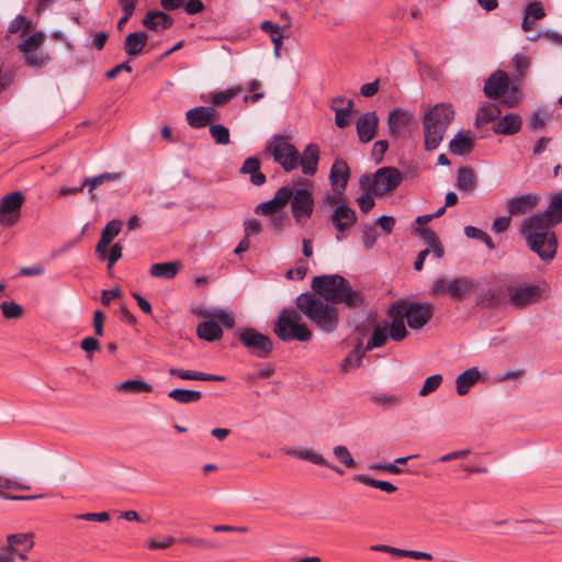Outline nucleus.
Masks as SVG:
<instances>
[{"label":"nucleus","mask_w":562,"mask_h":562,"mask_svg":"<svg viewBox=\"0 0 562 562\" xmlns=\"http://www.w3.org/2000/svg\"><path fill=\"white\" fill-rule=\"evenodd\" d=\"M313 292H304L295 300L296 308L321 331L334 333L339 325V312L335 304H344L350 310L364 304L361 291L352 289L350 282L340 274L316 276L312 279Z\"/></svg>","instance_id":"1"},{"label":"nucleus","mask_w":562,"mask_h":562,"mask_svg":"<svg viewBox=\"0 0 562 562\" xmlns=\"http://www.w3.org/2000/svg\"><path fill=\"white\" fill-rule=\"evenodd\" d=\"M288 203H290L294 223L300 227L305 226L314 213L315 200L312 190L301 187V183L279 188L271 200L256 205L255 213L269 215L283 209Z\"/></svg>","instance_id":"2"},{"label":"nucleus","mask_w":562,"mask_h":562,"mask_svg":"<svg viewBox=\"0 0 562 562\" xmlns=\"http://www.w3.org/2000/svg\"><path fill=\"white\" fill-rule=\"evenodd\" d=\"M553 228V225L530 215L519 229L529 249L544 263H550L557 256L558 237Z\"/></svg>","instance_id":"3"},{"label":"nucleus","mask_w":562,"mask_h":562,"mask_svg":"<svg viewBox=\"0 0 562 562\" xmlns=\"http://www.w3.org/2000/svg\"><path fill=\"white\" fill-rule=\"evenodd\" d=\"M454 117L451 104H436L423 119L425 149L434 150L442 142L443 135Z\"/></svg>","instance_id":"4"},{"label":"nucleus","mask_w":562,"mask_h":562,"mask_svg":"<svg viewBox=\"0 0 562 562\" xmlns=\"http://www.w3.org/2000/svg\"><path fill=\"white\" fill-rule=\"evenodd\" d=\"M273 333L283 342L297 340L307 342L312 339L313 333L297 311L293 307H283L273 322Z\"/></svg>","instance_id":"5"},{"label":"nucleus","mask_w":562,"mask_h":562,"mask_svg":"<svg viewBox=\"0 0 562 562\" xmlns=\"http://www.w3.org/2000/svg\"><path fill=\"white\" fill-rule=\"evenodd\" d=\"M263 153L273 158L285 172L297 168L299 150L283 134H274L266 144Z\"/></svg>","instance_id":"6"},{"label":"nucleus","mask_w":562,"mask_h":562,"mask_svg":"<svg viewBox=\"0 0 562 562\" xmlns=\"http://www.w3.org/2000/svg\"><path fill=\"white\" fill-rule=\"evenodd\" d=\"M403 176L396 167L379 168L372 178L363 175L360 186L363 189L372 190L376 196H382L395 190L402 182Z\"/></svg>","instance_id":"7"},{"label":"nucleus","mask_w":562,"mask_h":562,"mask_svg":"<svg viewBox=\"0 0 562 562\" xmlns=\"http://www.w3.org/2000/svg\"><path fill=\"white\" fill-rule=\"evenodd\" d=\"M234 335L257 358L266 359L273 350L271 338L252 327H239L235 330Z\"/></svg>","instance_id":"8"},{"label":"nucleus","mask_w":562,"mask_h":562,"mask_svg":"<svg viewBox=\"0 0 562 562\" xmlns=\"http://www.w3.org/2000/svg\"><path fill=\"white\" fill-rule=\"evenodd\" d=\"M392 304L401 305L398 311L413 330L422 329L432 317L434 306L429 303L409 302L401 299Z\"/></svg>","instance_id":"9"},{"label":"nucleus","mask_w":562,"mask_h":562,"mask_svg":"<svg viewBox=\"0 0 562 562\" xmlns=\"http://www.w3.org/2000/svg\"><path fill=\"white\" fill-rule=\"evenodd\" d=\"M474 289V282L471 278H453L447 281L445 278H437L431 288L432 296L448 294L454 301L461 302Z\"/></svg>","instance_id":"10"},{"label":"nucleus","mask_w":562,"mask_h":562,"mask_svg":"<svg viewBox=\"0 0 562 562\" xmlns=\"http://www.w3.org/2000/svg\"><path fill=\"white\" fill-rule=\"evenodd\" d=\"M23 202L24 195L19 191L5 194L0 200V224L3 226L15 224L20 217Z\"/></svg>","instance_id":"11"},{"label":"nucleus","mask_w":562,"mask_h":562,"mask_svg":"<svg viewBox=\"0 0 562 562\" xmlns=\"http://www.w3.org/2000/svg\"><path fill=\"white\" fill-rule=\"evenodd\" d=\"M508 303L516 308L535 304L541 299V289L537 284L508 286Z\"/></svg>","instance_id":"12"},{"label":"nucleus","mask_w":562,"mask_h":562,"mask_svg":"<svg viewBox=\"0 0 562 562\" xmlns=\"http://www.w3.org/2000/svg\"><path fill=\"white\" fill-rule=\"evenodd\" d=\"M34 535L32 532L26 533H14L7 537L8 548H1L2 550H10L12 557L18 554L21 560H26V553L34 547L33 541Z\"/></svg>","instance_id":"13"},{"label":"nucleus","mask_w":562,"mask_h":562,"mask_svg":"<svg viewBox=\"0 0 562 562\" xmlns=\"http://www.w3.org/2000/svg\"><path fill=\"white\" fill-rule=\"evenodd\" d=\"M330 221L337 232L344 233L357 223V214L346 203H341L334 209Z\"/></svg>","instance_id":"14"},{"label":"nucleus","mask_w":562,"mask_h":562,"mask_svg":"<svg viewBox=\"0 0 562 562\" xmlns=\"http://www.w3.org/2000/svg\"><path fill=\"white\" fill-rule=\"evenodd\" d=\"M539 202V196L535 193H525L510 198L506 207L510 216L524 215L532 211Z\"/></svg>","instance_id":"15"},{"label":"nucleus","mask_w":562,"mask_h":562,"mask_svg":"<svg viewBox=\"0 0 562 562\" xmlns=\"http://www.w3.org/2000/svg\"><path fill=\"white\" fill-rule=\"evenodd\" d=\"M509 78L503 70L494 71L484 83V94L490 99H499L508 90Z\"/></svg>","instance_id":"16"},{"label":"nucleus","mask_w":562,"mask_h":562,"mask_svg":"<svg viewBox=\"0 0 562 562\" xmlns=\"http://www.w3.org/2000/svg\"><path fill=\"white\" fill-rule=\"evenodd\" d=\"M414 115L411 111L394 108L387 115V132L391 136H398L405 128L408 127Z\"/></svg>","instance_id":"17"},{"label":"nucleus","mask_w":562,"mask_h":562,"mask_svg":"<svg viewBox=\"0 0 562 562\" xmlns=\"http://www.w3.org/2000/svg\"><path fill=\"white\" fill-rule=\"evenodd\" d=\"M379 117L374 111L366 112L356 122V130L361 143H369L376 133Z\"/></svg>","instance_id":"18"},{"label":"nucleus","mask_w":562,"mask_h":562,"mask_svg":"<svg viewBox=\"0 0 562 562\" xmlns=\"http://www.w3.org/2000/svg\"><path fill=\"white\" fill-rule=\"evenodd\" d=\"M350 178V168L342 159H336L330 168L329 180L334 192L345 193Z\"/></svg>","instance_id":"19"},{"label":"nucleus","mask_w":562,"mask_h":562,"mask_svg":"<svg viewBox=\"0 0 562 562\" xmlns=\"http://www.w3.org/2000/svg\"><path fill=\"white\" fill-rule=\"evenodd\" d=\"M401 305L391 304L387 316L392 319L390 324H387V331L390 335V339L394 341H402L408 335V331L405 326V318L401 315L398 308Z\"/></svg>","instance_id":"20"},{"label":"nucleus","mask_w":562,"mask_h":562,"mask_svg":"<svg viewBox=\"0 0 562 562\" xmlns=\"http://www.w3.org/2000/svg\"><path fill=\"white\" fill-rule=\"evenodd\" d=\"M319 161V147L317 144H308L302 155L299 154L297 167L301 166L302 172L306 176H314L317 171Z\"/></svg>","instance_id":"21"},{"label":"nucleus","mask_w":562,"mask_h":562,"mask_svg":"<svg viewBox=\"0 0 562 562\" xmlns=\"http://www.w3.org/2000/svg\"><path fill=\"white\" fill-rule=\"evenodd\" d=\"M261 161L259 158L251 156L245 159L243 166L239 169L241 175H249V181L256 187L263 186L267 181L265 173L260 171Z\"/></svg>","instance_id":"22"},{"label":"nucleus","mask_w":562,"mask_h":562,"mask_svg":"<svg viewBox=\"0 0 562 562\" xmlns=\"http://www.w3.org/2000/svg\"><path fill=\"white\" fill-rule=\"evenodd\" d=\"M533 215L553 226L562 222V193H558L552 196L544 212L536 213Z\"/></svg>","instance_id":"23"},{"label":"nucleus","mask_w":562,"mask_h":562,"mask_svg":"<svg viewBox=\"0 0 562 562\" xmlns=\"http://www.w3.org/2000/svg\"><path fill=\"white\" fill-rule=\"evenodd\" d=\"M122 178L121 172H103L94 177H88L83 179V186H87L89 198L92 202H98L99 198L94 190L99 186L105 182H115Z\"/></svg>","instance_id":"24"},{"label":"nucleus","mask_w":562,"mask_h":562,"mask_svg":"<svg viewBox=\"0 0 562 562\" xmlns=\"http://www.w3.org/2000/svg\"><path fill=\"white\" fill-rule=\"evenodd\" d=\"M142 22L145 27L151 31H165L173 24L172 18L161 11H148Z\"/></svg>","instance_id":"25"},{"label":"nucleus","mask_w":562,"mask_h":562,"mask_svg":"<svg viewBox=\"0 0 562 562\" xmlns=\"http://www.w3.org/2000/svg\"><path fill=\"white\" fill-rule=\"evenodd\" d=\"M288 454L308 461L316 465L327 467L338 474L344 473V471L339 467L330 464L322 454L316 453L312 449H293L289 450Z\"/></svg>","instance_id":"26"},{"label":"nucleus","mask_w":562,"mask_h":562,"mask_svg":"<svg viewBox=\"0 0 562 562\" xmlns=\"http://www.w3.org/2000/svg\"><path fill=\"white\" fill-rule=\"evenodd\" d=\"M195 314L209 322H216L220 326L222 325L227 329H232L235 326L234 317L221 308H203L196 311Z\"/></svg>","instance_id":"27"},{"label":"nucleus","mask_w":562,"mask_h":562,"mask_svg":"<svg viewBox=\"0 0 562 562\" xmlns=\"http://www.w3.org/2000/svg\"><path fill=\"white\" fill-rule=\"evenodd\" d=\"M195 314L209 322H216L220 326L222 325L227 329H232L235 326L234 317L221 308H203L196 311Z\"/></svg>","instance_id":"28"},{"label":"nucleus","mask_w":562,"mask_h":562,"mask_svg":"<svg viewBox=\"0 0 562 562\" xmlns=\"http://www.w3.org/2000/svg\"><path fill=\"white\" fill-rule=\"evenodd\" d=\"M168 373L172 376H177V378L183 379V380H195V381H207V382L225 381V376H223V375L204 373V372L194 371V370H183V369H178L175 367L169 368Z\"/></svg>","instance_id":"29"},{"label":"nucleus","mask_w":562,"mask_h":562,"mask_svg":"<svg viewBox=\"0 0 562 562\" xmlns=\"http://www.w3.org/2000/svg\"><path fill=\"white\" fill-rule=\"evenodd\" d=\"M521 128V119L516 113L504 115L494 126L493 131L501 135H515Z\"/></svg>","instance_id":"30"},{"label":"nucleus","mask_w":562,"mask_h":562,"mask_svg":"<svg viewBox=\"0 0 562 562\" xmlns=\"http://www.w3.org/2000/svg\"><path fill=\"white\" fill-rule=\"evenodd\" d=\"M477 180L474 170L471 167H461L458 170L456 179V189L461 192L471 193L475 190Z\"/></svg>","instance_id":"31"},{"label":"nucleus","mask_w":562,"mask_h":562,"mask_svg":"<svg viewBox=\"0 0 562 562\" xmlns=\"http://www.w3.org/2000/svg\"><path fill=\"white\" fill-rule=\"evenodd\" d=\"M481 373L476 367H472L461 374L456 380V391L459 395H465L470 389L480 380Z\"/></svg>","instance_id":"32"},{"label":"nucleus","mask_w":562,"mask_h":562,"mask_svg":"<svg viewBox=\"0 0 562 562\" xmlns=\"http://www.w3.org/2000/svg\"><path fill=\"white\" fill-rule=\"evenodd\" d=\"M181 266L180 261L153 263L149 268V273L154 278L171 280L178 274Z\"/></svg>","instance_id":"33"},{"label":"nucleus","mask_w":562,"mask_h":562,"mask_svg":"<svg viewBox=\"0 0 562 562\" xmlns=\"http://www.w3.org/2000/svg\"><path fill=\"white\" fill-rule=\"evenodd\" d=\"M148 40L146 32H134L126 36L124 41V50L130 56H136L142 53Z\"/></svg>","instance_id":"34"},{"label":"nucleus","mask_w":562,"mask_h":562,"mask_svg":"<svg viewBox=\"0 0 562 562\" xmlns=\"http://www.w3.org/2000/svg\"><path fill=\"white\" fill-rule=\"evenodd\" d=\"M474 147L473 139L465 134L458 133L449 143V150L457 156H464L472 151Z\"/></svg>","instance_id":"35"},{"label":"nucleus","mask_w":562,"mask_h":562,"mask_svg":"<svg viewBox=\"0 0 562 562\" xmlns=\"http://www.w3.org/2000/svg\"><path fill=\"white\" fill-rule=\"evenodd\" d=\"M196 336L202 340L213 342L223 336V330L216 322L204 321L198 325Z\"/></svg>","instance_id":"36"},{"label":"nucleus","mask_w":562,"mask_h":562,"mask_svg":"<svg viewBox=\"0 0 562 562\" xmlns=\"http://www.w3.org/2000/svg\"><path fill=\"white\" fill-rule=\"evenodd\" d=\"M352 480L355 482L364 484L367 486L379 488L389 494H392L397 491V487L395 485H393L391 482L376 480V479L369 476L368 474H355L352 476Z\"/></svg>","instance_id":"37"},{"label":"nucleus","mask_w":562,"mask_h":562,"mask_svg":"<svg viewBox=\"0 0 562 562\" xmlns=\"http://www.w3.org/2000/svg\"><path fill=\"white\" fill-rule=\"evenodd\" d=\"M505 303V293L502 289H488L479 300V305L486 308H496Z\"/></svg>","instance_id":"38"},{"label":"nucleus","mask_w":562,"mask_h":562,"mask_svg":"<svg viewBox=\"0 0 562 562\" xmlns=\"http://www.w3.org/2000/svg\"><path fill=\"white\" fill-rule=\"evenodd\" d=\"M240 92V87H232L223 91L210 93L209 99H205L204 101L210 102L215 106L225 105L239 95Z\"/></svg>","instance_id":"39"},{"label":"nucleus","mask_w":562,"mask_h":562,"mask_svg":"<svg viewBox=\"0 0 562 562\" xmlns=\"http://www.w3.org/2000/svg\"><path fill=\"white\" fill-rule=\"evenodd\" d=\"M390 338L389 331H387V323H385L383 326L378 325L370 337V339L367 342V346L363 348L367 351H370L374 348L383 347L387 339Z\"/></svg>","instance_id":"40"},{"label":"nucleus","mask_w":562,"mask_h":562,"mask_svg":"<svg viewBox=\"0 0 562 562\" xmlns=\"http://www.w3.org/2000/svg\"><path fill=\"white\" fill-rule=\"evenodd\" d=\"M168 396L180 404L196 403L202 398V393L194 390L173 389Z\"/></svg>","instance_id":"41"},{"label":"nucleus","mask_w":562,"mask_h":562,"mask_svg":"<svg viewBox=\"0 0 562 562\" xmlns=\"http://www.w3.org/2000/svg\"><path fill=\"white\" fill-rule=\"evenodd\" d=\"M346 103L345 108L330 105V109L335 111V124L339 128L347 127L351 122L353 101L349 99Z\"/></svg>","instance_id":"42"},{"label":"nucleus","mask_w":562,"mask_h":562,"mask_svg":"<svg viewBox=\"0 0 562 562\" xmlns=\"http://www.w3.org/2000/svg\"><path fill=\"white\" fill-rule=\"evenodd\" d=\"M117 391L130 393H150L153 391L151 384L136 379L123 381L116 386Z\"/></svg>","instance_id":"43"},{"label":"nucleus","mask_w":562,"mask_h":562,"mask_svg":"<svg viewBox=\"0 0 562 562\" xmlns=\"http://www.w3.org/2000/svg\"><path fill=\"white\" fill-rule=\"evenodd\" d=\"M366 356V350L363 349L361 342H359L353 350L342 360L341 370L348 371L350 369L359 368L362 362V358Z\"/></svg>","instance_id":"44"},{"label":"nucleus","mask_w":562,"mask_h":562,"mask_svg":"<svg viewBox=\"0 0 562 562\" xmlns=\"http://www.w3.org/2000/svg\"><path fill=\"white\" fill-rule=\"evenodd\" d=\"M186 119H187V123L192 128H202V127L207 126V119H206L204 112L202 111V105L190 109L186 113Z\"/></svg>","instance_id":"45"},{"label":"nucleus","mask_w":562,"mask_h":562,"mask_svg":"<svg viewBox=\"0 0 562 562\" xmlns=\"http://www.w3.org/2000/svg\"><path fill=\"white\" fill-rule=\"evenodd\" d=\"M370 401L376 405L382 406L383 408H390L398 405L402 398L398 395L390 393H372L370 395Z\"/></svg>","instance_id":"46"},{"label":"nucleus","mask_w":562,"mask_h":562,"mask_svg":"<svg viewBox=\"0 0 562 562\" xmlns=\"http://www.w3.org/2000/svg\"><path fill=\"white\" fill-rule=\"evenodd\" d=\"M44 41V34L36 32L18 45L20 52L27 54L36 52Z\"/></svg>","instance_id":"47"},{"label":"nucleus","mask_w":562,"mask_h":562,"mask_svg":"<svg viewBox=\"0 0 562 562\" xmlns=\"http://www.w3.org/2000/svg\"><path fill=\"white\" fill-rule=\"evenodd\" d=\"M210 135L217 145H228L231 143L229 130L222 124H211Z\"/></svg>","instance_id":"48"},{"label":"nucleus","mask_w":562,"mask_h":562,"mask_svg":"<svg viewBox=\"0 0 562 562\" xmlns=\"http://www.w3.org/2000/svg\"><path fill=\"white\" fill-rule=\"evenodd\" d=\"M499 115H501V110L496 105H494V104L484 105L479 110L476 123L477 124L479 123L486 124V123L495 121L496 119H498Z\"/></svg>","instance_id":"49"},{"label":"nucleus","mask_w":562,"mask_h":562,"mask_svg":"<svg viewBox=\"0 0 562 562\" xmlns=\"http://www.w3.org/2000/svg\"><path fill=\"white\" fill-rule=\"evenodd\" d=\"M122 228L120 220L110 221L101 232L102 244H111V241L119 235Z\"/></svg>","instance_id":"50"},{"label":"nucleus","mask_w":562,"mask_h":562,"mask_svg":"<svg viewBox=\"0 0 562 562\" xmlns=\"http://www.w3.org/2000/svg\"><path fill=\"white\" fill-rule=\"evenodd\" d=\"M50 61V57L44 52L25 54V64L30 67L42 68Z\"/></svg>","instance_id":"51"},{"label":"nucleus","mask_w":562,"mask_h":562,"mask_svg":"<svg viewBox=\"0 0 562 562\" xmlns=\"http://www.w3.org/2000/svg\"><path fill=\"white\" fill-rule=\"evenodd\" d=\"M2 315L9 319L20 318L23 315V308L21 305L13 301H4L0 304Z\"/></svg>","instance_id":"52"},{"label":"nucleus","mask_w":562,"mask_h":562,"mask_svg":"<svg viewBox=\"0 0 562 562\" xmlns=\"http://www.w3.org/2000/svg\"><path fill=\"white\" fill-rule=\"evenodd\" d=\"M333 452L335 457L347 468L355 469L357 467V462L346 446H336L334 447Z\"/></svg>","instance_id":"53"},{"label":"nucleus","mask_w":562,"mask_h":562,"mask_svg":"<svg viewBox=\"0 0 562 562\" xmlns=\"http://www.w3.org/2000/svg\"><path fill=\"white\" fill-rule=\"evenodd\" d=\"M503 98L502 102L507 108H514L518 104L521 98V92L518 86L513 85L512 87L508 86V90L501 97Z\"/></svg>","instance_id":"54"},{"label":"nucleus","mask_w":562,"mask_h":562,"mask_svg":"<svg viewBox=\"0 0 562 562\" xmlns=\"http://www.w3.org/2000/svg\"><path fill=\"white\" fill-rule=\"evenodd\" d=\"M308 270L307 261L300 258L296 261L295 268L286 271L285 277L290 280H303Z\"/></svg>","instance_id":"55"},{"label":"nucleus","mask_w":562,"mask_h":562,"mask_svg":"<svg viewBox=\"0 0 562 562\" xmlns=\"http://www.w3.org/2000/svg\"><path fill=\"white\" fill-rule=\"evenodd\" d=\"M441 383H442V376L440 374H434V375L428 376L425 380L423 387L419 391V395L426 396V395L435 392L440 386Z\"/></svg>","instance_id":"56"},{"label":"nucleus","mask_w":562,"mask_h":562,"mask_svg":"<svg viewBox=\"0 0 562 562\" xmlns=\"http://www.w3.org/2000/svg\"><path fill=\"white\" fill-rule=\"evenodd\" d=\"M178 543L188 544L196 548H209L215 549L218 547L217 543L211 540H205L196 537H186L178 539Z\"/></svg>","instance_id":"57"},{"label":"nucleus","mask_w":562,"mask_h":562,"mask_svg":"<svg viewBox=\"0 0 562 562\" xmlns=\"http://www.w3.org/2000/svg\"><path fill=\"white\" fill-rule=\"evenodd\" d=\"M268 216H270L268 223L269 228L276 234H281L285 226L284 216L281 213H278V211L269 214Z\"/></svg>","instance_id":"58"},{"label":"nucleus","mask_w":562,"mask_h":562,"mask_svg":"<svg viewBox=\"0 0 562 562\" xmlns=\"http://www.w3.org/2000/svg\"><path fill=\"white\" fill-rule=\"evenodd\" d=\"M525 15L532 18V20H541L544 18V9L539 1L530 2L525 9Z\"/></svg>","instance_id":"59"},{"label":"nucleus","mask_w":562,"mask_h":562,"mask_svg":"<svg viewBox=\"0 0 562 562\" xmlns=\"http://www.w3.org/2000/svg\"><path fill=\"white\" fill-rule=\"evenodd\" d=\"M378 238L376 229L373 225H369L364 228L362 234V244L366 249H371Z\"/></svg>","instance_id":"60"},{"label":"nucleus","mask_w":562,"mask_h":562,"mask_svg":"<svg viewBox=\"0 0 562 562\" xmlns=\"http://www.w3.org/2000/svg\"><path fill=\"white\" fill-rule=\"evenodd\" d=\"M173 543H178V539L168 536L162 538L161 540H149L147 542V547L150 550H161L169 548Z\"/></svg>","instance_id":"61"},{"label":"nucleus","mask_w":562,"mask_h":562,"mask_svg":"<svg viewBox=\"0 0 562 562\" xmlns=\"http://www.w3.org/2000/svg\"><path fill=\"white\" fill-rule=\"evenodd\" d=\"M513 216L509 214L507 216H498L492 223V231L496 234H501L508 229L510 225V220Z\"/></svg>","instance_id":"62"},{"label":"nucleus","mask_w":562,"mask_h":562,"mask_svg":"<svg viewBox=\"0 0 562 562\" xmlns=\"http://www.w3.org/2000/svg\"><path fill=\"white\" fill-rule=\"evenodd\" d=\"M387 148H389L387 140H378L374 143L373 148H372V157L375 160V162L379 164L382 161L383 156H384L385 151L387 150Z\"/></svg>","instance_id":"63"},{"label":"nucleus","mask_w":562,"mask_h":562,"mask_svg":"<svg viewBox=\"0 0 562 562\" xmlns=\"http://www.w3.org/2000/svg\"><path fill=\"white\" fill-rule=\"evenodd\" d=\"M29 20L22 15L19 14L9 25V32L10 33H16L19 31H25L29 27Z\"/></svg>","instance_id":"64"}]
</instances>
